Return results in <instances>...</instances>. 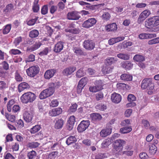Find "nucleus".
Segmentation results:
<instances>
[{"mask_svg": "<svg viewBox=\"0 0 159 159\" xmlns=\"http://www.w3.org/2000/svg\"><path fill=\"white\" fill-rule=\"evenodd\" d=\"M145 27L151 32L159 31V16H156L147 19L145 22Z\"/></svg>", "mask_w": 159, "mask_h": 159, "instance_id": "f257e3e1", "label": "nucleus"}, {"mask_svg": "<svg viewBox=\"0 0 159 159\" xmlns=\"http://www.w3.org/2000/svg\"><path fill=\"white\" fill-rule=\"evenodd\" d=\"M35 94L32 92H27L23 94L20 98L21 102L24 103L32 102L36 99Z\"/></svg>", "mask_w": 159, "mask_h": 159, "instance_id": "f03ea898", "label": "nucleus"}, {"mask_svg": "<svg viewBox=\"0 0 159 159\" xmlns=\"http://www.w3.org/2000/svg\"><path fill=\"white\" fill-rule=\"evenodd\" d=\"M141 88L143 89L152 90L154 87V83L151 78H145L142 81L141 83Z\"/></svg>", "mask_w": 159, "mask_h": 159, "instance_id": "7ed1b4c3", "label": "nucleus"}, {"mask_svg": "<svg viewBox=\"0 0 159 159\" xmlns=\"http://www.w3.org/2000/svg\"><path fill=\"white\" fill-rule=\"evenodd\" d=\"M55 92L54 88L52 86L49 87L43 90L39 94V98L41 99H43L51 96Z\"/></svg>", "mask_w": 159, "mask_h": 159, "instance_id": "20e7f679", "label": "nucleus"}, {"mask_svg": "<svg viewBox=\"0 0 159 159\" xmlns=\"http://www.w3.org/2000/svg\"><path fill=\"white\" fill-rule=\"evenodd\" d=\"M39 68L38 66H33L27 69L26 72L28 76L34 77L39 73Z\"/></svg>", "mask_w": 159, "mask_h": 159, "instance_id": "39448f33", "label": "nucleus"}, {"mask_svg": "<svg viewBox=\"0 0 159 159\" xmlns=\"http://www.w3.org/2000/svg\"><path fill=\"white\" fill-rule=\"evenodd\" d=\"M125 143V141L123 139H117L114 142V148L117 151H120V150L123 149Z\"/></svg>", "mask_w": 159, "mask_h": 159, "instance_id": "423d86ee", "label": "nucleus"}, {"mask_svg": "<svg viewBox=\"0 0 159 159\" xmlns=\"http://www.w3.org/2000/svg\"><path fill=\"white\" fill-rule=\"evenodd\" d=\"M90 122L89 120H83L78 125L77 129L79 132L81 133L84 131L89 126Z\"/></svg>", "mask_w": 159, "mask_h": 159, "instance_id": "0eeeda50", "label": "nucleus"}, {"mask_svg": "<svg viewBox=\"0 0 159 159\" xmlns=\"http://www.w3.org/2000/svg\"><path fill=\"white\" fill-rule=\"evenodd\" d=\"M23 116L24 120L27 122H31L33 117L31 111L28 109L25 110Z\"/></svg>", "mask_w": 159, "mask_h": 159, "instance_id": "6e6552de", "label": "nucleus"}, {"mask_svg": "<svg viewBox=\"0 0 159 159\" xmlns=\"http://www.w3.org/2000/svg\"><path fill=\"white\" fill-rule=\"evenodd\" d=\"M67 16L68 19L70 20H76L80 18L79 13L76 11L69 12Z\"/></svg>", "mask_w": 159, "mask_h": 159, "instance_id": "1a4fd4ad", "label": "nucleus"}, {"mask_svg": "<svg viewBox=\"0 0 159 159\" xmlns=\"http://www.w3.org/2000/svg\"><path fill=\"white\" fill-rule=\"evenodd\" d=\"M96 20L93 18L89 19L85 21L82 24L83 27L89 28L94 25L96 23Z\"/></svg>", "mask_w": 159, "mask_h": 159, "instance_id": "9d476101", "label": "nucleus"}, {"mask_svg": "<svg viewBox=\"0 0 159 159\" xmlns=\"http://www.w3.org/2000/svg\"><path fill=\"white\" fill-rule=\"evenodd\" d=\"M84 47L86 49L92 50L94 47V44L92 40L88 39L84 42Z\"/></svg>", "mask_w": 159, "mask_h": 159, "instance_id": "9b49d317", "label": "nucleus"}, {"mask_svg": "<svg viewBox=\"0 0 159 159\" xmlns=\"http://www.w3.org/2000/svg\"><path fill=\"white\" fill-rule=\"evenodd\" d=\"M62 109L60 107L54 108L49 111L50 116H58L62 112Z\"/></svg>", "mask_w": 159, "mask_h": 159, "instance_id": "f8f14e48", "label": "nucleus"}, {"mask_svg": "<svg viewBox=\"0 0 159 159\" xmlns=\"http://www.w3.org/2000/svg\"><path fill=\"white\" fill-rule=\"evenodd\" d=\"M111 100L114 103H118L121 101V96L118 93H112L111 96Z\"/></svg>", "mask_w": 159, "mask_h": 159, "instance_id": "ddd939ff", "label": "nucleus"}, {"mask_svg": "<svg viewBox=\"0 0 159 159\" xmlns=\"http://www.w3.org/2000/svg\"><path fill=\"white\" fill-rule=\"evenodd\" d=\"M56 72V70L52 69L47 70L44 73V77L46 79H49L52 77Z\"/></svg>", "mask_w": 159, "mask_h": 159, "instance_id": "4468645a", "label": "nucleus"}, {"mask_svg": "<svg viewBox=\"0 0 159 159\" xmlns=\"http://www.w3.org/2000/svg\"><path fill=\"white\" fill-rule=\"evenodd\" d=\"M64 47L63 43L61 41L57 43L54 48V51L57 53L61 52L63 49Z\"/></svg>", "mask_w": 159, "mask_h": 159, "instance_id": "2eb2a0df", "label": "nucleus"}, {"mask_svg": "<svg viewBox=\"0 0 159 159\" xmlns=\"http://www.w3.org/2000/svg\"><path fill=\"white\" fill-rule=\"evenodd\" d=\"M64 123L63 120L61 119H57L55 120L54 127L55 129H59L61 128Z\"/></svg>", "mask_w": 159, "mask_h": 159, "instance_id": "dca6fc26", "label": "nucleus"}, {"mask_svg": "<svg viewBox=\"0 0 159 159\" xmlns=\"http://www.w3.org/2000/svg\"><path fill=\"white\" fill-rule=\"evenodd\" d=\"M30 88V85L26 82H22L18 86V92L20 93L25 89H29Z\"/></svg>", "mask_w": 159, "mask_h": 159, "instance_id": "f3484780", "label": "nucleus"}, {"mask_svg": "<svg viewBox=\"0 0 159 159\" xmlns=\"http://www.w3.org/2000/svg\"><path fill=\"white\" fill-rule=\"evenodd\" d=\"M117 61V59L116 57H108L105 60V63L106 65L110 66L115 63Z\"/></svg>", "mask_w": 159, "mask_h": 159, "instance_id": "a211bd4d", "label": "nucleus"}, {"mask_svg": "<svg viewBox=\"0 0 159 159\" xmlns=\"http://www.w3.org/2000/svg\"><path fill=\"white\" fill-rule=\"evenodd\" d=\"M117 28V25L116 23H115L107 25L105 27V30L108 31H116Z\"/></svg>", "mask_w": 159, "mask_h": 159, "instance_id": "6ab92c4d", "label": "nucleus"}, {"mask_svg": "<svg viewBox=\"0 0 159 159\" xmlns=\"http://www.w3.org/2000/svg\"><path fill=\"white\" fill-rule=\"evenodd\" d=\"M113 69V67L106 65V66H103L102 69V72L104 74H109L112 72Z\"/></svg>", "mask_w": 159, "mask_h": 159, "instance_id": "aec40b11", "label": "nucleus"}, {"mask_svg": "<svg viewBox=\"0 0 159 159\" xmlns=\"http://www.w3.org/2000/svg\"><path fill=\"white\" fill-rule=\"evenodd\" d=\"M76 70L75 67H69L64 70L63 74L66 75H68L72 74Z\"/></svg>", "mask_w": 159, "mask_h": 159, "instance_id": "412c9836", "label": "nucleus"}, {"mask_svg": "<svg viewBox=\"0 0 159 159\" xmlns=\"http://www.w3.org/2000/svg\"><path fill=\"white\" fill-rule=\"evenodd\" d=\"M111 133V128H106L102 129L100 132V135L102 137H105L110 135Z\"/></svg>", "mask_w": 159, "mask_h": 159, "instance_id": "4be33fe9", "label": "nucleus"}, {"mask_svg": "<svg viewBox=\"0 0 159 159\" xmlns=\"http://www.w3.org/2000/svg\"><path fill=\"white\" fill-rule=\"evenodd\" d=\"M122 66L125 69L130 70L133 67V65L130 62L126 61L121 63Z\"/></svg>", "mask_w": 159, "mask_h": 159, "instance_id": "5701e85b", "label": "nucleus"}, {"mask_svg": "<svg viewBox=\"0 0 159 159\" xmlns=\"http://www.w3.org/2000/svg\"><path fill=\"white\" fill-rule=\"evenodd\" d=\"M40 145V144L39 142L34 141L28 143L27 146L30 148H35L39 147Z\"/></svg>", "mask_w": 159, "mask_h": 159, "instance_id": "b1692460", "label": "nucleus"}, {"mask_svg": "<svg viewBox=\"0 0 159 159\" xmlns=\"http://www.w3.org/2000/svg\"><path fill=\"white\" fill-rule=\"evenodd\" d=\"M77 141V139L75 136H70L67 139L66 143L67 144L69 145L71 144L75 143Z\"/></svg>", "mask_w": 159, "mask_h": 159, "instance_id": "393cba45", "label": "nucleus"}, {"mask_svg": "<svg viewBox=\"0 0 159 159\" xmlns=\"http://www.w3.org/2000/svg\"><path fill=\"white\" fill-rule=\"evenodd\" d=\"M90 117L93 122L96 123L99 120V114L98 113H93L90 115Z\"/></svg>", "mask_w": 159, "mask_h": 159, "instance_id": "a878e982", "label": "nucleus"}, {"mask_svg": "<svg viewBox=\"0 0 159 159\" xmlns=\"http://www.w3.org/2000/svg\"><path fill=\"white\" fill-rule=\"evenodd\" d=\"M120 79L125 81H130L132 79V76L129 74H123L121 75Z\"/></svg>", "mask_w": 159, "mask_h": 159, "instance_id": "bb28decb", "label": "nucleus"}, {"mask_svg": "<svg viewBox=\"0 0 159 159\" xmlns=\"http://www.w3.org/2000/svg\"><path fill=\"white\" fill-rule=\"evenodd\" d=\"M116 87L118 90H124L127 89L128 86L124 83H118L116 84Z\"/></svg>", "mask_w": 159, "mask_h": 159, "instance_id": "cd10ccee", "label": "nucleus"}, {"mask_svg": "<svg viewBox=\"0 0 159 159\" xmlns=\"http://www.w3.org/2000/svg\"><path fill=\"white\" fill-rule=\"evenodd\" d=\"M133 59L137 62H142L145 60V58L142 55L137 54L134 56Z\"/></svg>", "mask_w": 159, "mask_h": 159, "instance_id": "c85d7f7f", "label": "nucleus"}, {"mask_svg": "<svg viewBox=\"0 0 159 159\" xmlns=\"http://www.w3.org/2000/svg\"><path fill=\"white\" fill-rule=\"evenodd\" d=\"M41 44H42L40 42H37L30 48H28L27 50L30 51L35 50L39 48Z\"/></svg>", "mask_w": 159, "mask_h": 159, "instance_id": "c756f323", "label": "nucleus"}, {"mask_svg": "<svg viewBox=\"0 0 159 159\" xmlns=\"http://www.w3.org/2000/svg\"><path fill=\"white\" fill-rule=\"evenodd\" d=\"M117 57L121 59L127 60L129 58V55L126 53H120L117 55Z\"/></svg>", "mask_w": 159, "mask_h": 159, "instance_id": "7c9ffc66", "label": "nucleus"}, {"mask_svg": "<svg viewBox=\"0 0 159 159\" xmlns=\"http://www.w3.org/2000/svg\"><path fill=\"white\" fill-rule=\"evenodd\" d=\"M39 31L36 30H31L29 33V36L32 38L37 37L39 35Z\"/></svg>", "mask_w": 159, "mask_h": 159, "instance_id": "2f4dec72", "label": "nucleus"}, {"mask_svg": "<svg viewBox=\"0 0 159 159\" xmlns=\"http://www.w3.org/2000/svg\"><path fill=\"white\" fill-rule=\"evenodd\" d=\"M73 50L74 52L78 55H83L84 54L80 48L76 47L73 48Z\"/></svg>", "mask_w": 159, "mask_h": 159, "instance_id": "473e14b6", "label": "nucleus"}, {"mask_svg": "<svg viewBox=\"0 0 159 159\" xmlns=\"http://www.w3.org/2000/svg\"><path fill=\"white\" fill-rule=\"evenodd\" d=\"M157 150V147L155 145H152L150 146L149 152V153L152 155L155 154Z\"/></svg>", "mask_w": 159, "mask_h": 159, "instance_id": "72a5a7b5", "label": "nucleus"}, {"mask_svg": "<svg viewBox=\"0 0 159 159\" xmlns=\"http://www.w3.org/2000/svg\"><path fill=\"white\" fill-rule=\"evenodd\" d=\"M132 130V128L130 127H125L120 129V132L122 134H126L130 132Z\"/></svg>", "mask_w": 159, "mask_h": 159, "instance_id": "f704fd0d", "label": "nucleus"}, {"mask_svg": "<svg viewBox=\"0 0 159 159\" xmlns=\"http://www.w3.org/2000/svg\"><path fill=\"white\" fill-rule=\"evenodd\" d=\"M86 74V73L81 68L78 70L76 74V76L78 78H81L84 76Z\"/></svg>", "mask_w": 159, "mask_h": 159, "instance_id": "c9c22d12", "label": "nucleus"}, {"mask_svg": "<svg viewBox=\"0 0 159 159\" xmlns=\"http://www.w3.org/2000/svg\"><path fill=\"white\" fill-rule=\"evenodd\" d=\"M37 156L36 152L32 150L28 152L27 156L29 159H33L35 158Z\"/></svg>", "mask_w": 159, "mask_h": 159, "instance_id": "e433bc0d", "label": "nucleus"}, {"mask_svg": "<svg viewBox=\"0 0 159 159\" xmlns=\"http://www.w3.org/2000/svg\"><path fill=\"white\" fill-rule=\"evenodd\" d=\"M39 1L35 0L34 2L33 9L34 12H37L39 9V5L38 4Z\"/></svg>", "mask_w": 159, "mask_h": 159, "instance_id": "4c0bfd02", "label": "nucleus"}, {"mask_svg": "<svg viewBox=\"0 0 159 159\" xmlns=\"http://www.w3.org/2000/svg\"><path fill=\"white\" fill-rule=\"evenodd\" d=\"M40 128L39 125H35L30 129V132L31 134H34L38 132L40 129Z\"/></svg>", "mask_w": 159, "mask_h": 159, "instance_id": "58836bf2", "label": "nucleus"}, {"mask_svg": "<svg viewBox=\"0 0 159 159\" xmlns=\"http://www.w3.org/2000/svg\"><path fill=\"white\" fill-rule=\"evenodd\" d=\"M158 43H159V37L154 38L148 42V44L149 45H152Z\"/></svg>", "mask_w": 159, "mask_h": 159, "instance_id": "ea45409f", "label": "nucleus"}, {"mask_svg": "<svg viewBox=\"0 0 159 159\" xmlns=\"http://www.w3.org/2000/svg\"><path fill=\"white\" fill-rule=\"evenodd\" d=\"M15 103V101L13 99H11L9 101L7 104V107L8 111L11 112L12 110V106Z\"/></svg>", "mask_w": 159, "mask_h": 159, "instance_id": "a19ab883", "label": "nucleus"}, {"mask_svg": "<svg viewBox=\"0 0 159 159\" xmlns=\"http://www.w3.org/2000/svg\"><path fill=\"white\" fill-rule=\"evenodd\" d=\"M67 32H69L73 34H77L79 33V29L76 28H72L70 29H67L65 30Z\"/></svg>", "mask_w": 159, "mask_h": 159, "instance_id": "79ce46f5", "label": "nucleus"}, {"mask_svg": "<svg viewBox=\"0 0 159 159\" xmlns=\"http://www.w3.org/2000/svg\"><path fill=\"white\" fill-rule=\"evenodd\" d=\"M88 81V79L87 78H83L80 80L78 84L84 87L87 84Z\"/></svg>", "mask_w": 159, "mask_h": 159, "instance_id": "37998d69", "label": "nucleus"}, {"mask_svg": "<svg viewBox=\"0 0 159 159\" xmlns=\"http://www.w3.org/2000/svg\"><path fill=\"white\" fill-rule=\"evenodd\" d=\"M146 18V17L141 13L137 21V23L139 24H140L142 23Z\"/></svg>", "mask_w": 159, "mask_h": 159, "instance_id": "c03bdc74", "label": "nucleus"}, {"mask_svg": "<svg viewBox=\"0 0 159 159\" xmlns=\"http://www.w3.org/2000/svg\"><path fill=\"white\" fill-rule=\"evenodd\" d=\"M11 29V26L10 25H6L3 29V33L4 34H7L10 31Z\"/></svg>", "mask_w": 159, "mask_h": 159, "instance_id": "a18cd8bd", "label": "nucleus"}, {"mask_svg": "<svg viewBox=\"0 0 159 159\" xmlns=\"http://www.w3.org/2000/svg\"><path fill=\"white\" fill-rule=\"evenodd\" d=\"M15 77L16 80L17 81L20 82L22 81V78L17 71L15 73Z\"/></svg>", "mask_w": 159, "mask_h": 159, "instance_id": "49530a36", "label": "nucleus"}, {"mask_svg": "<svg viewBox=\"0 0 159 159\" xmlns=\"http://www.w3.org/2000/svg\"><path fill=\"white\" fill-rule=\"evenodd\" d=\"M22 41V38L20 36L16 38L14 41L13 43L15 46H16Z\"/></svg>", "mask_w": 159, "mask_h": 159, "instance_id": "de8ad7c7", "label": "nucleus"}, {"mask_svg": "<svg viewBox=\"0 0 159 159\" xmlns=\"http://www.w3.org/2000/svg\"><path fill=\"white\" fill-rule=\"evenodd\" d=\"M110 15L108 12H105L102 16V18L104 20H108L110 19Z\"/></svg>", "mask_w": 159, "mask_h": 159, "instance_id": "09e8293b", "label": "nucleus"}, {"mask_svg": "<svg viewBox=\"0 0 159 159\" xmlns=\"http://www.w3.org/2000/svg\"><path fill=\"white\" fill-rule=\"evenodd\" d=\"M90 91L92 92H96L99 90V86H93V87H90L89 88Z\"/></svg>", "mask_w": 159, "mask_h": 159, "instance_id": "8fccbe9b", "label": "nucleus"}, {"mask_svg": "<svg viewBox=\"0 0 159 159\" xmlns=\"http://www.w3.org/2000/svg\"><path fill=\"white\" fill-rule=\"evenodd\" d=\"M107 91L106 89L101 88L100 87V98H103L104 95H106Z\"/></svg>", "mask_w": 159, "mask_h": 159, "instance_id": "3c124183", "label": "nucleus"}, {"mask_svg": "<svg viewBox=\"0 0 159 159\" xmlns=\"http://www.w3.org/2000/svg\"><path fill=\"white\" fill-rule=\"evenodd\" d=\"M38 17H36L34 18L29 20L27 22V25L30 26L34 25L35 24L36 21L38 20Z\"/></svg>", "mask_w": 159, "mask_h": 159, "instance_id": "603ef678", "label": "nucleus"}, {"mask_svg": "<svg viewBox=\"0 0 159 159\" xmlns=\"http://www.w3.org/2000/svg\"><path fill=\"white\" fill-rule=\"evenodd\" d=\"M14 10V7L13 5L12 4H8L6 7V10L7 12L12 11Z\"/></svg>", "mask_w": 159, "mask_h": 159, "instance_id": "864d4df0", "label": "nucleus"}, {"mask_svg": "<svg viewBox=\"0 0 159 159\" xmlns=\"http://www.w3.org/2000/svg\"><path fill=\"white\" fill-rule=\"evenodd\" d=\"M58 102L57 100H52L50 103V106L52 107H55L57 106L58 105Z\"/></svg>", "mask_w": 159, "mask_h": 159, "instance_id": "5fc2aeb1", "label": "nucleus"}, {"mask_svg": "<svg viewBox=\"0 0 159 159\" xmlns=\"http://www.w3.org/2000/svg\"><path fill=\"white\" fill-rule=\"evenodd\" d=\"M8 87L7 85L5 82L0 81V89L3 90Z\"/></svg>", "mask_w": 159, "mask_h": 159, "instance_id": "6e6d98bb", "label": "nucleus"}, {"mask_svg": "<svg viewBox=\"0 0 159 159\" xmlns=\"http://www.w3.org/2000/svg\"><path fill=\"white\" fill-rule=\"evenodd\" d=\"M132 45V43L131 42H124L122 43L121 47L123 48H126L128 46H130Z\"/></svg>", "mask_w": 159, "mask_h": 159, "instance_id": "4d7b16f0", "label": "nucleus"}, {"mask_svg": "<svg viewBox=\"0 0 159 159\" xmlns=\"http://www.w3.org/2000/svg\"><path fill=\"white\" fill-rule=\"evenodd\" d=\"M136 98L133 95L129 94L128 95L127 97V99L129 102H133L136 100Z\"/></svg>", "mask_w": 159, "mask_h": 159, "instance_id": "13d9d810", "label": "nucleus"}, {"mask_svg": "<svg viewBox=\"0 0 159 159\" xmlns=\"http://www.w3.org/2000/svg\"><path fill=\"white\" fill-rule=\"evenodd\" d=\"M110 144V142L107 140H105L102 143V147L105 148L107 147Z\"/></svg>", "mask_w": 159, "mask_h": 159, "instance_id": "bf43d9fd", "label": "nucleus"}, {"mask_svg": "<svg viewBox=\"0 0 159 159\" xmlns=\"http://www.w3.org/2000/svg\"><path fill=\"white\" fill-rule=\"evenodd\" d=\"M9 52L11 54L15 55L20 53L21 52L18 49H12Z\"/></svg>", "mask_w": 159, "mask_h": 159, "instance_id": "052dcab7", "label": "nucleus"}, {"mask_svg": "<svg viewBox=\"0 0 159 159\" xmlns=\"http://www.w3.org/2000/svg\"><path fill=\"white\" fill-rule=\"evenodd\" d=\"M12 148L15 151H17L19 149V144L17 143H13L12 145Z\"/></svg>", "mask_w": 159, "mask_h": 159, "instance_id": "680f3d73", "label": "nucleus"}, {"mask_svg": "<svg viewBox=\"0 0 159 159\" xmlns=\"http://www.w3.org/2000/svg\"><path fill=\"white\" fill-rule=\"evenodd\" d=\"M48 52V49L47 48H45L43 51L40 52L39 55L41 56L46 55L47 54Z\"/></svg>", "mask_w": 159, "mask_h": 159, "instance_id": "e2e57ef3", "label": "nucleus"}, {"mask_svg": "<svg viewBox=\"0 0 159 159\" xmlns=\"http://www.w3.org/2000/svg\"><path fill=\"white\" fill-rule=\"evenodd\" d=\"M12 140L13 138L12 135L11 134H8L6 137V140L5 141V143H6L7 142L11 141Z\"/></svg>", "mask_w": 159, "mask_h": 159, "instance_id": "0e129e2a", "label": "nucleus"}, {"mask_svg": "<svg viewBox=\"0 0 159 159\" xmlns=\"http://www.w3.org/2000/svg\"><path fill=\"white\" fill-rule=\"evenodd\" d=\"M6 71L1 67H0V77H4L6 74Z\"/></svg>", "mask_w": 159, "mask_h": 159, "instance_id": "69168bd1", "label": "nucleus"}, {"mask_svg": "<svg viewBox=\"0 0 159 159\" xmlns=\"http://www.w3.org/2000/svg\"><path fill=\"white\" fill-rule=\"evenodd\" d=\"M48 12V8L47 6H44L41 9V13L43 15H45Z\"/></svg>", "mask_w": 159, "mask_h": 159, "instance_id": "338daca9", "label": "nucleus"}, {"mask_svg": "<svg viewBox=\"0 0 159 159\" xmlns=\"http://www.w3.org/2000/svg\"><path fill=\"white\" fill-rule=\"evenodd\" d=\"M58 148V143H55L52 144V146L48 147V149L52 150H56Z\"/></svg>", "mask_w": 159, "mask_h": 159, "instance_id": "774afa93", "label": "nucleus"}]
</instances>
